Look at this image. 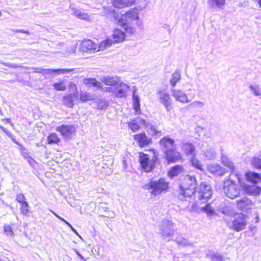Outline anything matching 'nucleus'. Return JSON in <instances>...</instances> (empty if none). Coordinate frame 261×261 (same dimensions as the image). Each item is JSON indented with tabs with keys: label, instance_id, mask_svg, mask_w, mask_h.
Segmentation results:
<instances>
[{
	"label": "nucleus",
	"instance_id": "f704fd0d",
	"mask_svg": "<svg viewBox=\"0 0 261 261\" xmlns=\"http://www.w3.org/2000/svg\"><path fill=\"white\" fill-rule=\"evenodd\" d=\"M249 89L252 94L255 96H261V88L257 84H250L249 86Z\"/></svg>",
	"mask_w": 261,
	"mask_h": 261
},
{
	"label": "nucleus",
	"instance_id": "b1692460",
	"mask_svg": "<svg viewBox=\"0 0 261 261\" xmlns=\"http://www.w3.org/2000/svg\"><path fill=\"white\" fill-rule=\"evenodd\" d=\"M208 170L212 173L218 175L222 176L225 173V169L218 164L210 165L208 167Z\"/></svg>",
	"mask_w": 261,
	"mask_h": 261
},
{
	"label": "nucleus",
	"instance_id": "37998d69",
	"mask_svg": "<svg viewBox=\"0 0 261 261\" xmlns=\"http://www.w3.org/2000/svg\"><path fill=\"white\" fill-rule=\"evenodd\" d=\"M53 87L58 91H65L66 89V86L64 81L59 83H55L53 84Z\"/></svg>",
	"mask_w": 261,
	"mask_h": 261
},
{
	"label": "nucleus",
	"instance_id": "9d476101",
	"mask_svg": "<svg viewBox=\"0 0 261 261\" xmlns=\"http://www.w3.org/2000/svg\"><path fill=\"white\" fill-rule=\"evenodd\" d=\"M159 100L165 108L167 111L170 112L172 109V101L168 93L165 90H159L156 93Z\"/></svg>",
	"mask_w": 261,
	"mask_h": 261
},
{
	"label": "nucleus",
	"instance_id": "603ef678",
	"mask_svg": "<svg viewBox=\"0 0 261 261\" xmlns=\"http://www.w3.org/2000/svg\"><path fill=\"white\" fill-rule=\"evenodd\" d=\"M71 14L76 16L77 18L79 15V13L80 12V10L74 8H70Z\"/></svg>",
	"mask_w": 261,
	"mask_h": 261
},
{
	"label": "nucleus",
	"instance_id": "ddd939ff",
	"mask_svg": "<svg viewBox=\"0 0 261 261\" xmlns=\"http://www.w3.org/2000/svg\"><path fill=\"white\" fill-rule=\"evenodd\" d=\"M56 130L66 139L71 138V136L75 132V127L72 125L62 124L58 126Z\"/></svg>",
	"mask_w": 261,
	"mask_h": 261
},
{
	"label": "nucleus",
	"instance_id": "58836bf2",
	"mask_svg": "<svg viewBox=\"0 0 261 261\" xmlns=\"http://www.w3.org/2000/svg\"><path fill=\"white\" fill-rule=\"evenodd\" d=\"M96 108L98 110H104L108 106V103L102 99H99L96 101Z\"/></svg>",
	"mask_w": 261,
	"mask_h": 261
},
{
	"label": "nucleus",
	"instance_id": "774afa93",
	"mask_svg": "<svg viewBox=\"0 0 261 261\" xmlns=\"http://www.w3.org/2000/svg\"><path fill=\"white\" fill-rule=\"evenodd\" d=\"M50 211L53 213V214L57 217L58 218V216H59L58 214H57L56 213L54 212L53 211H52L51 210H50Z\"/></svg>",
	"mask_w": 261,
	"mask_h": 261
},
{
	"label": "nucleus",
	"instance_id": "052dcab7",
	"mask_svg": "<svg viewBox=\"0 0 261 261\" xmlns=\"http://www.w3.org/2000/svg\"><path fill=\"white\" fill-rule=\"evenodd\" d=\"M58 218L59 219L62 221H63L64 223H65L66 225H70V223L68 222H67L66 220H65L64 219L61 217L60 216H58Z\"/></svg>",
	"mask_w": 261,
	"mask_h": 261
},
{
	"label": "nucleus",
	"instance_id": "c756f323",
	"mask_svg": "<svg viewBox=\"0 0 261 261\" xmlns=\"http://www.w3.org/2000/svg\"><path fill=\"white\" fill-rule=\"evenodd\" d=\"M100 80L107 85L116 86L118 83L117 77L103 76H102Z\"/></svg>",
	"mask_w": 261,
	"mask_h": 261
},
{
	"label": "nucleus",
	"instance_id": "72a5a7b5",
	"mask_svg": "<svg viewBox=\"0 0 261 261\" xmlns=\"http://www.w3.org/2000/svg\"><path fill=\"white\" fill-rule=\"evenodd\" d=\"M180 74L178 70L175 71L172 74L171 78L170 80V83L171 85L174 87L176 84L180 81Z\"/></svg>",
	"mask_w": 261,
	"mask_h": 261
},
{
	"label": "nucleus",
	"instance_id": "20e7f679",
	"mask_svg": "<svg viewBox=\"0 0 261 261\" xmlns=\"http://www.w3.org/2000/svg\"><path fill=\"white\" fill-rule=\"evenodd\" d=\"M159 234L164 240L168 239V241L173 237L176 229L174 223L167 219L163 220L159 225Z\"/></svg>",
	"mask_w": 261,
	"mask_h": 261
},
{
	"label": "nucleus",
	"instance_id": "ea45409f",
	"mask_svg": "<svg viewBox=\"0 0 261 261\" xmlns=\"http://www.w3.org/2000/svg\"><path fill=\"white\" fill-rule=\"evenodd\" d=\"M208 4L211 7H220L224 4V0H208Z\"/></svg>",
	"mask_w": 261,
	"mask_h": 261
},
{
	"label": "nucleus",
	"instance_id": "a211bd4d",
	"mask_svg": "<svg viewBox=\"0 0 261 261\" xmlns=\"http://www.w3.org/2000/svg\"><path fill=\"white\" fill-rule=\"evenodd\" d=\"M128 89L129 87L126 84L121 83L120 84L117 83L114 89V93L118 97H125Z\"/></svg>",
	"mask_w": 261,
	"mask_h": 261
},
{
	"label": "nucleus",
	"instance_id": "e433bc0d",
	"mask_svg": "<svg viewBox=\"0 0 261 261\" xmlns=\"http://www.w3.org/2000/svg\"><path fill=\"white\" fill-rule=\"evenodd\" d=\"M221 161L225 166L228 167L231 171H233L234 170L233 163H232L226 156L222 155Z\"/></svg>",
	"mask_w": 261,
	"mask_h": 261
},
{
	"label": "nucleus",
	"instance_id": "6e6552de",
	"mask_svg": "<svg viewBox=\"0 0 261 261\" xmlns=\"http://www.w3.org/2000/svg\"><path fill=\"white\" fill-rule=\"evenodd\" d=\"M140 164L145 172H149L152 170L157 161V158L153 156L150 160L149 155L144 153L140 154Z\"/></svg>",
	"mask_w": 261,
	"mask_h": 261
},
{
	"label": "nucleus",
	"instance_id": "338daca9",
	"mask_svg": "<svg viewBox=\"0 0 261 261\" xmlns=\"http://www.w3.org/2000/svg\"><path fill=\"white\" fill-rule=\"evenodd\" d=\"M5 120H6L8 123H11V119L10 118L5 119Z\"/></svg>",
	"mask_w": 261,
	"mask_h": 261
},
{
	"label": "nucleus",
	"instance_id": "49530a36",
	"mask_svg": "<svg viewBox=\"0 0 261 261\" xmlns=\"http://www.w3.org/2000/svg\"><path fill=\"white\" fill-rule=\"evenodd\" d=\"M252 165L255 168L261 169V159L258 157H254L251 160Z\"/></svg>",
	"mask_w": 261,
	"mask_h": 261
},
{
	"label": "nucleus",
	"instance_id": "de8ad7c7",
	"mask_svg": "<svg viewBox=\"0 0 261 261\" xmlns=\"http://www.w3.org/2000/svg\"><path fill=\"white\" fill-rule=\"evenodd\" d=\"M133 99L134 104V109L137 111L140 108V99L139 96L135 94V91L133 92Z\"/></svg>",
	"mask_w": 261,
	"mask_h": 261
},
{
	"label": "nucleus",
	"instance_id": "f8f14e48",
	"mask_svg": "<svg viewBox=\"0 0 261 261\" xmlns=\"http://www.w3.org/2000/svg\"><path fill=\"white\" fill-rule=\"evenodd\" d=\"M164 154L165 159L168 163H175L180 160L181 158V154L176 151L175 147L169 149H165Z\"/></svg>",
	"mask_w": 261,
	"mask_h": 261
},
{
	"label": "nucleus",
	"instance_id": "0e129e2a",
	"mask_svg": "<svg viewBox=\"0 0 261 261\" xmlns=\"http://www.w3.org/2000/svg\"><path fill=\"white\" fill-rule=\"evenodd\" d=\"M74 250H75L76 254L80 257V258L81 259L84 260V257L79 253V252L76 249H75Z\"/></svg>",
	"mask_w": 261,
	"mask_h": 261
},
{
	"label": "nucleus",
	"instance_id": "1a4fd4ad",
	"mask_svg": "<svg viewBox=\"0 0 261 261\" xmlns=\"http://www.w3.org/2000/svg\"><path fill=\"white\" fill-rule=\"evenodd\" d=\"M229 226L233 230L239 232L244 229L247 225L245 216L243 213L236 214L231 223H229Z\"/></svg>",
	"mask_w": 261,
	"mask_h": 261
},
{
	"label": "nucleus",
	"instance_id": "7ed1b4c3",
	"mask_svg": "<svg viewBox=\"0 0 261 261\" xmlns=\"http://www.w3.org/2000/svg\"><path fill=\"white\" fill-rule=\"evenodd\" d=\"M4 65L6 66L11 67L13 68H17L18 67H20L24 69H32L34 70V72L41 73L44 75H54L55 74H65L67 73L70 72L73 70V69H44L41 67H28L25 66H21L16 64L10 63H5L1 62Z\"/></svg>",
	"mask_w": 261,
	"mask_h": 261
},
{
	"label": "nucleus",
	"instance_id": "13d9d810",
	"mask_svg": "<svg viewBox=\"0 0 261 261\" xmlns=\"http://www.w3.org/2000/svg\"><path fill=\"white\" fill-rule=\"evenodd\" d=\"M0 128L5 132L7 135H9L10 134V133L9 131L5 127H3V126L0 125Z\"/></svg>",
	"mask_w": 261,
	"mask_h": 261
},
{
	"label": "nucleus",
	"instance_id": "dca6fc26",
	"mask_svg": "<svg viewBox=\"0 0 261 261\" xmlns=\"http://www.w3.org/2000/svg\"><path fill=\"white\" fill-rule=\"evenodd\" d=\"M80 50L85 53H94L97 48V44L91 40H83L80 45Z\"/></svg>",
	"mask_w": 261,
	"mask_h": 261
},
{
	"label": "nucleus",
	"instance_id": "39448f33",
	"mask_svg": "<svg viewBox=\"0 0 261 261\" xmlns=\"http://www.w3.org/2000/svg\"><path fill=\"white\" fill-rule=\"evenodd\" d=\"M168 182L165 179L160 178L159 180L151 181L149 183L145 185L143 189L145 190H151L150 193L154 195L160 194L166 191L168 188Z\"/></svg>",
	"mask_w": 261,
	"mask_h": 261
},
{
	"label": "nucleus",
	"instance_id": "bb28decb",
	"mask_svg": "<svg viewBox=\"0 0 261 261\" xmlns=\"http://www.w3.org/2000/svg\"><path fill=\"white\" fill-rule=\"evenodd\" d=\"M181 149L184 150L185 153L188 155H194L195 154V146L190 143H183L181 145Z\"/></svg>",
	"mask_w": 261,
	"mask_h": 261
},
{
	"label": "nucleus",
	"instance_id": "f257e3e1",
	"mask_svg": "<svg viewBox=\"0 0 261 261\" xmlns=\"http://www.w3.org/2000/svg\"><path fill=\"white\" fill-rule=\"evenodd\" d=\"M138 10L137 9H134L122 15L118 19V23L120 25L126 33L129 34H134L135 28L132 26L135 23L138 26L142 24L141 21H139Z\"/></svg>",
	"mask_w": 261,
	"mask_h": 261
},
{
	"label": "nucleus",
	"instance_id": "a18cd8bd",
	"mask_svg": "<svg viewBox=\"0 0 261 261\" xmlns=\"http://www.w3.org/2000/svg\"><path fill=\"white\" fill-rule=\"evenodd\" d=\"M29 206L28 203L27 202H23V203L21 204L20 208L21 213L24 216H27L29 212Z\"/></svg>",
	"mask_w": 261,
	"mask_h": 261
},
{
	"label": "nucleus",
	"instance_id": "4d7b16f0",
	"mask_svg": "<svg viewBox=\"0 0 261 261\" xmlns=\"http://www.w3.org/2000/svg\"><path fill=\"white\" fill-rule=\"evenodd\" d=\"M28 160V162L30 164V165L32 167H34L35 164V160L32 159L31 157Z\"/></svg>",
	"mask_w": 261,
	"mask_h": 261
},
{
	"label": "nucleus",
	"instance_id": "bf43d9fd",
	"mask_svg": "<svg viewBox=\"0 0 261 261\" xmlns=\"http://www.w3.org/2000/svg\"><path fill=\"white\" fill-rule=\"evenodd\" d=\"M58 218L59 219L62 221H63L64 223H65L66 225H70V223L68 222H67L66 220H65L64 219L61 217L60 216H58Z\"/></svg>",
	"mask_w": 261,
	"mask_h": 261
},
{
	"label": "nucleus",
	"instance_id": "680f3d73",
	"mask_svg": "<svg viewBox=\"0 0 261 261\" xmlns=\"http://www.w3.org/2000/svg\"><path fill=\"white\" fill-rule=\"evenodd\" d=\"M70 228V229H71V230L76 234H77V236H80L78 232H77L76 230L75 229L73 226L70 224V225H68Z\"/></svg>",
	"mask_w": 261,
	"mask_h": 261
},
{
	"label": "nucleus",
	"instance_id": "2f4dec72",
	"mask_svg": "<svg viewBox=\"0 0 261 261\" xmlns=\"http://www.w3.org/2000/svg\"><path fill=\"white\" fill-rule=\"evenodd\" d=\"M206 256L210 258L212 261H224V257L218 252L210 251L206 254Z\"/></svg>",
	"mask_w": 261,
	"mask_h": 261
},
{
	"label": "nucleus",
	"instance_id": "09e8293b",
	"mask_svg": "<svg viewBox=\"0 0 261 261\" xmlns=\"http://www.w3.org/2000/svg\"><path fill=\"white\" fill-rule=\"evenodd\" d=\"M4 231L7 235L10 236H13L14 233L12 227L10 225H5L4 226Z\"/></svg>",
	"mask_w": 261,
	"mask_h": 261
},
{
	"label": "nucleus",
	"instance_id": "4be33fe9",
	"mask_svg": "<svg viewBox=\"0 0 261 261\" xmlns=\"http://www.w3.org/2000/svg\"><path fill=\"white\" fill-rule=\"evenodd\" d=\"M174 140L168 137H164L160 141V144L165 149H169L175 147Z\"/></svg>",
	"mask_w": 261,
	"mask_h": 261
},
{
	"label": "nucleus",
	"instance_id": "3c124183",
	"mask_svg": "<svg viewBox=\"0 0 261 261\" xmlns=\"http://www.w3.org/2000/svg\"><path fill=\"white\" fill-rule=\"evenodd\" d=\"M77 18L83 20H87L89 18V16L87 13L80 11Z\"/></svg>",
	"mask_w": 261,
	"mask_h": 261
},
{
	"label": "nucleus",
	"instance_id": "8fccbe9b",
	"mask_svg": "<svg viewBox=\"0 0 261 261\" xmlns=\"http://www.w3.org/2000/svg\"><path fill=\"white\" fill-rule=\"evenodd\" d=\"M204 103L203 102L199 101H195L191 103H190L188 107H193V108H197V107H202L204 106Z\"/></svg>",
	"mask_w": 261,
	"mask_h": 261
},
{
	"label": "nucleus",
	"instance_id": "864d4df0",
	"mask_svg": "<svg viewBox=\"0 0 261 261\" xmlns=\"http://www.w3.org/2000/svg\"><path fill=\"white\" fill-rule=\"evenodd\" d=\"M25 197L22 194H19L17 196L16 199L17 201L21 204H22L23 202H26L24 201Z\"/></svg>",
	"mask_w": 261,
	"mask_h": 261
},
{
	"label": "nucleus",
	"instance_id": "cd10ccee",
	"mask_svg": "<svg viewBox=\"0 0 261 261\" xmlns=\"http://www.w3.org/2000/svg\"><path fill=\"white\" fill-rule=\"evenodd\" d=\"M123 31L119 29H115L113 34V38L115 43L123 41L124 40L125 35Z\"/></svg>",
	"mask_w": 261,
	"mask_h": 261
},
{
	"label": "nucleus",
	"instance_id": "c85d7f7f",
	"mask_svg": "<svg viewBox=\"0 0 261 261\" xmlns=\"http://www.w3.org/2000/svg\"><path fill=\"white\" fill-rule=\"evenodd\" d=\"M175 242L178 245L182 247L193 246V243H191L188 239L183 237L181 235H178L175 238Z\"/></svg>",
	"mask_w": 261,
	"mask_h": 261
},
{
	"label": "nucleus",
	"instance_id": "5701e85b",
	"mask_svg": "<svg viewBox=\"0 0 261 261\" xmlns=\"http://www.w3.org/2000/svg\"><path fill=\"white\" fill-rule=\"evenodd\" d=\"M135 0H114V7L121 9L125 7H129L134 4Z\"/></svg>",
	"mask_w": 261,
	"mask_h": 261
},
{
	"label": "nucleus",
	"instance_id": "f03ea898",
	"mask_svg": "<svg viewBox=\"0 0 261 261\" xmlns=\"http://www.w3.org/2000/svg\"><path fill=\"white\" fill-rule=\"evenodd\" d=\"M197 183L195 176L187 175L180 180V195L191 197L196 192Z\"/></svg>",
	"mask_w": 261,
	"mask_h": 261
},
{
	"label": "nucleus",
	"instance_id": "6e6d98bb",
	"mask_svg": "<svg viewBox=\"0 0 261 261\" xmlns=\"http://www.w3.org/2000/svg\"><path fill=\"white\" fill-rule=\"evenodd\" d=\"M12 32L13 33H24V34H26L27 35H29L30 33L28 31H25V30H12Z\"/></svg>",
	"mask_w": 261,
	"mask_h": 261
},
{
	"label": "nucleus",
	"instance_id": "2eb2a0df",
	"mask_svg": "<svg viewBox=\"0 0 261 261\" xmlns=\"http://www.w3.org/2000/svg\"><path fill=\"white\" fill-rule=\"evenodd\" d=\"M237 207L241 211L246 212L252 209L254 205L251 200L246 197L237 201Z\"/></svg>",
	"mask_w": 261,
	"mask_h": 261
},
{
	"label": "nucleus",
	"instance_id": "423d86ee",
	"mask_svg": "<svg viewBox=\"0 0 261 261\" xmlns=\"http://www.w3.org/2000/svg\"><path fill=\"white\" fill-rule=\"evenodd\" d=\"M223 191L226 196L230 199H234L238 197L241 192L239 186L230 179L224 181Z\"/></svg>",
	"mask_w": 261,
	"mask_h": 261
},
{
	"label": "nucleus",
	"instance_id": "412c9836",
	"mask_svg": "<svg viewBox=\"0 0 261 261\" xmlns=\"http://www.w3.org/2000/svg\"><path fill=\"white\" fill-rule=\"evenodd\" d=\"M144 124H146V120L138 117L130 122L128 126L133 132H136L139 129L141 125L144 126Z\"/></svg>",
	"mask_w": 261,
	"mask_h": 261
},
{
	"label": "nucleus",
	"instance_id": "393cba45",
	"mask_svg": "<svg viewBox=\"0 0 261 261\" xmlns=\"http://www.w3.org/2000/svg\"><path fill=\"white\" fill-rule=\"evenodd\" d=\"M247 180L254 184H257L261 181L260 175L255 172H248L246 174Z\"/></svg>",
	"mask_w": 261,
	"mask_h": 261
},
{
	"label": "nucleus",
	"instance_id": "7c9ffc66",
	"mask_svg": "<svg viewBox=\"0 0 261 261\" xmlns=\"http://www.w3.org/2000/svg\"><path fill=\"white\" fill-rule=\"evenodd\" d=\"M84 83L89 87H94L97 88H102V84L94 78H87L84 80Z\"/></svg>",
	"mask_w": 261,
	"mask_h": 261
},
{
	"label": "nucleus",
	"instance_id": "e2e57ef3",
	"mask_svg": "<svg viewBox=\"0 0 261 261\" xmlns=\"http://www.w3.org/2000/svg\"><path fill=\"white\" fill-rule=\"evenodd\" d=\"M22 155L23 158L26 160H28L30 158H31V156L27 152L22 153Z\"/></svg>",
	"mask_w": 261,
	"mask_h": 261
},
{
	"label": "nucleus",
	"instance_id": "79ce46f5",
	"mask_svg": "<svg viewBox=\"0 0 261 261\" xmlns=\"http://www.w3.org/2000/svg\"><path fill=\"white\" fill-rule=\"evenodd\" d=\"M92 99V96L89 93L84 91L82 92L80 95V99L82 101H87Z\"/></svg>",
	"mask_w": 261,
	"mask_h": 261
},
{
	"label": "nucleus",
	"instance_id": "a19ab883",
	"mask_svg": "<svg viewBox=\"0 0 261 261\" xmlns=\"http://www.w3.org/2000/svg\"><path fill=\"white\" fill-rule=\"evenodd\" d=\"M191 163L192 165L197 169L201 171H203L202 166L200 163V162L195 158L194 156H192L191 159Z\"/></svg>",
	"mask_w": 261,
	"mask_h": 261
},
{
	"label": "nucleus",
	"instance_id": "9b49d317",
	"mask_svg": "<svg viewBox=\"0 0 261 261\" xmlns=\"http://www.w3.org/2000/svg\"><path fill=\"white\" fill-rule=\"evenodd\" d=\"M199 201L208 200L212 195L211 186L206 182H202L200 185L199 190Z\"/></svg>",
	"mask_w": 261,
	"mask_h": 261
},
{
	"label": "nucleus",
	"instance_id": "6ab92c4d",
	"mask_svg": "<svg viewBox=\"0 0 261 261\" xmlns=\"http://www.w3.org/2000/svg\"><path fill=\"white\" fill-rule=\"evenodd\" d=\"M134 139L138 142L139 146L141 147L147 146L151 142V139L147 137L145 133L135 135Z\"/></svg>",
	"mask_w": 261,
	"mask_h": 261
},
{
	"label": "nucleus",
	"instance_id": "473e14b6",
	"mask_svg": "<svg viewBox=\"0 0 261 261\" xmlns=\"http://www.w3.org/2000/svg\"><path fill=\"white\" fill-rule=\"evenodd\" d=\"M74 95L70 94H68L63 97L64 105L69 108H72L73 107V98Z\"/></svg>",
	"mask_w": 261,
	"mask_h": 261
},
{
	"label": "nucleus",
	"instance_id": "c9c22d12",
	"mask_svg": "<svg viewBox=\"0 0 261 261\" xmlns=\"http://www.w3.org/2000/svg\"><path fill=\"white\" fill-rule=\"evenodd\" d=\"M205 157L210 160H214L216 158V153L214 149L208 148L204 152Z\"/></svg>",
	"mask_w": 261,
	"mask_h": 261
},
{
	"label": "nucleus",
	"instance_id": "f3484780",
	"mask_svg": "<svg viewBox=\"0 0 261 261\" xmlns=\"http://www.w3.org/2000/svg\"><path fill=\"white\" fill-rule=\"evenodd\" d=\"M147 129V132L154 138H158L162 135V132L159 130L157 125L153 124L152 122H146L144 125Z\"/></svg>",
	"mask_w": 261,
	"mask_h": 261
},
{
	"label": "nucleus",
	"instance_id": "a878e982",
	"mask_svg": "<svg viewBox=\"0 0 261 261\" xmlns=\"http://www.w3.org/2000/svg\"><path fill=\"white\" fill-rule=\"evenodd\" d=\"M184 167L181 165H175L172 167L168 172L169 176L173 178L177 176L184 171Z\"/></svg>",
	"mask_w": 261,
	"mask_h": 261
},
{
	"label": "nucleus",
	"instance_id": "c03bdc74",
	"mask_svg": "<svg viewBox=\"0 0 261 261\" xmlns=\"http://www.w3.org/2000/svg\"><path fill=\"white\" fill-rule=\"evenodd\" d=\"M60 139L55 133H51L48 137V141L49 144L58 143Z\"/></svg>",
	"mask_w": 261,
	"mask_h": 261
},
{
	"label": "nucleus",
	"instance_id": "4c0bfd02",
	"mask_svg": "<svg viewBox=\"0 0 261 261\" xmlns=\"http://www.w3.org/2000/svg\"><path fill=\"white\" fill-rule=\"evenodd\" d=\"M113 43V40L111 39H107L105 41H102L98 45V49L97 50H103L106 49L108 47H110L112 43Z\"/></svg>",
	"mask_w": 261,
	"mask_h": 261
},
{
	"label": "nucleus",
	"instance_id": "69168bd1",
	"mask_svg": "<svg viewBox=\"0 0 261 261\" xmlns=\"http://www.w3.org/2000/svg\"><path fill=\"white\" fill-rule=\"evenodd\" d=\"M255 1L258 3L259 6L261 7V0H255Z\"/></svg>",
	"mask_w": 261,
	"mask_h": 261
},
{
	"label": "nucleus",
	"instance_id": "aec40b11",
	"mask_svg": "<svg viewBox=\"0 0 261 261\" xmlns=\"http://www.w3.org/2000/svg\"><path fill=\"white\" fill-rule=\"evenodd\" d=\"M172 96L175 99L182 103H187L190 101L188 100L186 94L180 90H176L174 89H171Z\"/></svg>",
	"mask_w": 261,
	"mask_h": 261
},
{
	"label": "nucleus",
	"instance_id": "0eeeda50",
	"mask_svg": "<svg viewBox=\"0 0 261 261\" xmlns=\"http://www.w3.org/2000/svg\"><path fill=\"white\" fill-rule=\"evenodd\" d=\"M207 200L199 201V204L195 203L191 207L193 211L197 213L203 212L206 214L207 217H212L216 214L215 209L211 206L210 203H207Z\"/></svg>",
	"mask_w": 261,
	"mask_h": 261
},
{
	"label": "nucleus",
	"instance_id": "5fc2aeb1",
	"mask_svg": "<svg viewBox=\"0 0 261 261\" xmlns=\"http://www.w3.org/2000/svg\"><path fill=\"white\" fill-rule=\"evenodd\" d=\"M76 50V45L71 46L70 49L67 51V55H71L75 53Z\"/></svg>",
	"mask_w": 261,
	"mask_h": 261
},
{
	"label": "nucleus",
	"instance_id": "4468645a",
	"mask_svg": "<svg viewBox=\"0 0 261 261\" xmlns=\"http://www.w3.org/2000/svg\"><path fill=\"white\" fill-rule=\"evenodd\" d=\"M242 189L246 194L256 196L261 193V188L255 185H250L246 184L241 185Z\"/></svg>",
	"mask_w": 261,
	"mask_h": 261
}]
</instances>
